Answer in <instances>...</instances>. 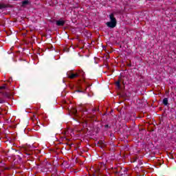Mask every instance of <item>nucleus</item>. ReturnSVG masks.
Masks as SVG:
<instances>
[{
	"instance_id": "1",
	"label": "nucleus",
	"mask_w": 176,
	"mask_h": 176,
	"mask_svg": "<svg viewBox=\"0 0 176 176\" xmlns=\"http://www.w3.org/2000/svg\"><path fill=\"white\" fill-rule=\"evenodd\" d=\"M110 21L107 22L106 25L109 28H115L116 27V24L118 22L116 21V18H115V15L113 14H111L109 15Z\"/></svg>"
},
{
	"instance_id": "2",
	"label": "nucleus",
	"mask_w": 176,
	"mask_h": 176,
	"mask_svg": "<svg viewBox=\"0 0 176 176\" xmlns=\"http://www.w3.org/2000/svg\"><path fill=\"white\" fill-rule=\"evenodd\" d=\"M4 90H8V87L6 84H4L3 86L0 87V94H2L6 98H9L10 97V94Z\"/></svg>"
},
{
	"instance_id": "3",
	"label": "nucleus",
	"mask_w": 176,
	"mask_h": 176,
	"mask_svg": "<svg viewBox=\"0 0 176 176\" xmlns=\"http://www.w3.org/2000/svg\"><path fill=\"white\" fill-rule=\"evenodd\" d=\"M67 76L69 79H75V78L79 77V74L74 73L72 71L67 72Z\"/></svg>"
},
{
	"instance_id": "4",
	"label": "nucleus",
	"mask_w": 176,
	"mask_h": 176,
	"mask_svg": "<svg viewBox=\"0 0 176 176\" xmlns=\"http://www.w3.org/2000/svg\"><path fill=\"white\" fill-rule=\"evenodd\" d=\"M127 168H120V170L117 171V174H118V175L120 176H129V175L127 174Z\"/></svg>"
},
{
	"instance_id": "5",
	"label": "nucleus",
	"mask_w": 176,
	"mask_h": 176,
	"mask_svg": "<svg viewBox=\"0 0 176 176\" xmlns=\"http://www.w3.org/2000/svg\"><path fill=\"white\" fill-rule=\"evenodd\" d=\"M57 27H64L65 25V21L60 19L56 21Z\"/></svg>"
},
{
	"instance_id": "6",
	"label": "nucleus",
	"mask_w": 176,
	"mask_h": 176,
	"mask_svg": "<svg viewBox=\"0 0 176 176\" xmlns=\"http://www.w3.org/2000/svg\"><path fill=\"white\" fill-rule=\"evenodd\" d=\"M31 2L29 1V0H23L21 2V7L22 8H25V6H28V5H30Z\"/></svg>"
},
{
	"instance_id": "7",
	"label": "nucleus",
	"mask_w": 176,
	"mask_h": 176,
	"mask_svg": "<svg viewBox=\"0 0 176 176\" xmlns=\"http://www.w3.org/2000/svg\"><path fill=\"white\" fill-rule=\"evenodd\" d=\"M120 96H121V97H123V98L130 97V96H131V94L124 91L121 93Z\"/></svg>"
},
{
	"instance_id": "8",
	"label": "nucleus",
	"mask_w": 176,
	"mask_h": 176,
	"mask_svg": "<svg viewBox=\"0 0 176 176\" xmlns=\"http://www.w3.org/2000/svg\"><path fill=\"white\" fill-rule=\"evenodd\" d=\"M7 8H10V5L0 3V10H2V9H6Z\"/></svg>"
},
{
	"instance_id": "9",
	"label": "nucleus",
	"mask_w": 176,
	"mask_h": 176,
	"mask_svg": "<svg viewBox=\"0 0 176 176\" xmlns=\"http://www.w3.org/2000/svg\"><path fill=\"white\" fill-rule=\"evenodd\" d=\"M162 104H164V105H165L166 107H167V105H168V98H164L162 100Z\"/></svg>"
},
{
	"instance_id": "10",
	"label": "nucleus",
	"mask_w": 176,
	"mask_h": 176,
	"mask_svg": "<svg viewBox=\"0 0 176 176\" xmlns=\"http://www.w3.org/2000/svg\"><path fill=\"white\" fill-rule=\"evenodd\" d=\"M78 74V76H82V78L85 77V72L80 71Z\"/></svg>"
},
{
	"instance_id": "11",
	"label": "nucleus",
	"mask_w": 176,
	"mask_h": 176,
	"mask_svg": "<svg viewBox=\"0 0 176 176\" xmlns=\"http://www.w3.org/2000/svg\"><path fill=\"white\" fill-rule=\"evenodd\" d=\"M116 85L118 89H120V80H118V81L116 82Z\"/></svg>"
},
{
	"instance_id": "12",
	"label": "nucleus",
	"mask_w": 176,
	"mask_h": 176,
	"mask_svg": "<svg viewBox=\"0 0 176 176\" xmlns=\"http://www.w3.org/2000/svg\"><path fill=\"white\" fill-rule=\"evenodd\" d=\"M89 118H91V119H92V120H97V118H96V115H89Z\"/></svg>"
},
{
	"instance_id": "13",
	"label": "nucleus",
	"mask_w": 176,
	"mask_h": 176,
	"mask_svg": "<svg viewBox=\"0 0 176 176\" xmlns=\"http://www.w3.org/2000/svg\"><path fill=\"white\" fill-rule=\"evenodd\" d=\"M97 111H99V109L97 107H95L92 109V112H97Z\"/></svg>"
},
{
	"instance_id": "14",
	"label": "nucleus",
	"mask_w": 176,
	"mask_h": 176,
	"mask_svg": "<svg viewBox=\"0 0 176 176\" xmlns=\"http://www.w3.org/2000/svg\"><path fill=\"white\" fill-rule=\"evenodd\" d=\"M5 102H6V101H5V100L0 98V104H5Z\"/></svg>"
},
{
	"instance_id": "15",
	"label": "nucleus",
	"mask_w": 176,
	"mask_h": 176,
	"mask_svg": "<svg viewBox=\"0 0 176 176\" xmlns=\"http://www.w3.org/2000/svg\"><path fill=\"white\" fill-rule=\"evenodd\" d=\"M77 112H78V111L76 110V109H73V113H74V115H76Z\"/></svg>"
},
{
	"instance_id": "16",
	"label": "nucleus",
	"mask_w": 176,
	"mask_h": 176,
	"mask_svg": "<svg viewBox=\"0 0 176 176\" xmlns=\"http://www.w3.org/2000/svg\"><path fill=\"white\" fill-rule=\"evenodd\" d=\"M104 129H111V126H109L108 124H106L104 125Z\"/></svg>"
},
{
	"instance_id": "17",
	"label": "nucleus",
	"mask_w": 176,
	"mask_h": 176,
	"mask_svg": "<svg viewBox=\"0 0 176 176\" xmlns=\"http://www.w3.org/2000/svg\"><path fill=\"white\" fill-rule=\"evenodd\" d=\"M77 92L78 93H82V91L80 89L77 90Z\"/></svg>"
},
{
	"instance_id": "18",
	"label": "nucleus",
	"mask_w": 176,
	"mask_h": 176,
	"mask_svg": "<svg viewBox=\"0 0 176 176\" xmlns=\"http://www.w3.org/2000/svg\"><path fill=\"white\" fill-rule=\"evenodd\" d=\"M127 66H128V67H131V64L129 63V64L127 65Z\"/></svg>"
},
{
	"instance_id": "19",
	"label": "nucleus",
	"mask_w": 176,
	"mask_h": 176,
	"mask_svg": "<svg viewBox=\"0 0 176 176\" xmlns=\"http://www.w3.org/2000/svg\"><path fill=\"white\" fill-rule=\"evenodd\" d=\"M85 112H87V109H85Z\"/></svg>"
},
{
	"instance_id": "20",
	"label": "nucleus",
	"mask_w": 176,
	"mask_h": 176,
	"mask_svg": "<svg viewBox=\"0 0 176 176\" xmlns=\"http://www.w3.org/2000/svg\"><path fill=\"white\" fill-rule=\"evenodd\" d=\"M49 171H50V172H52V169L50 168V169H49Z\"/></svg>"
},
{
	"instance_id": "21",
	"label": "nucleus",
	"mask_w": 176,
	"mask_h": 176,
	"mask_svg": "<svg viewBox=\"0 0 176 176\" xmlns=\"http://www.w3.org/2000/svg\"><path fill=\"white\" fill-rule=\"evenodd\" d=\"M0 115H1V112H0Z\"/></svg>"
}]
</instances>
